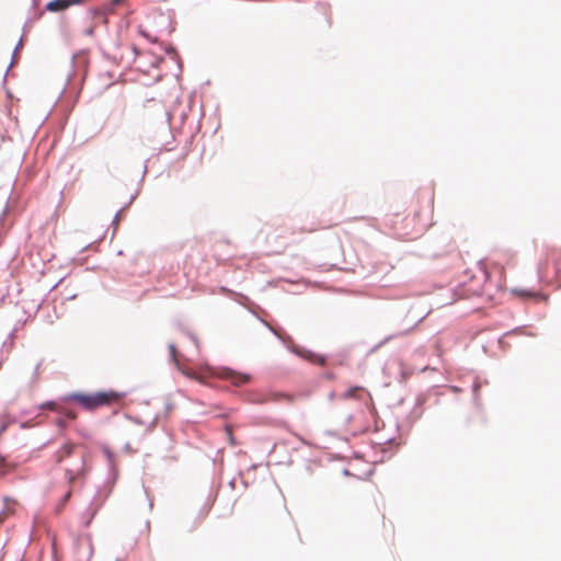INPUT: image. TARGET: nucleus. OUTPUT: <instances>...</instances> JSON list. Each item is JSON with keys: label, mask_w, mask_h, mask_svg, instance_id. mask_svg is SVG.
Instances as JSON below:
<instances>
[{"label": "nucleus", "mask_w": 561, "mask_h": 561, "mask_svg": "<svg viewBox=\"0 0 561 561\" xmlns=\"http://www.w3.org/2000/svg\"><path fill=\"white\" fill-rule=\"evenodd\" d=\"M57 463L65 462V474L69 483H73L85 471V455L81 448L72 443L64 444L55 454Z\"/></svg>", "instance_id": "f257e3e1"}, {"label": "nucleus", "mask_w": 561, "mask_h": 561, "mask_svg": "<svg viewBox=\"0 0 561 561\" xmlns=\"http://www.w3.org/2000/svg\"><path fill=\"white\" fill-rule=\"evenodd\" d=\"M125 393L115 390L99 391L93 393L76 392L67 396L65 402H76L87 411H95L102 407H112L118 404L124 399Z\"/></svg>", "instance_id": "f03ea898"}, {"label": "nucleus", "mask_w": 561, "mask_h": 561, "mask_svg": "<svg viewBox=\"0 0 561 561\" xmlns=\"http://www.w3.org/2000/svg\"><path fill=\"white\" fill-rule=\"evenodd\" d=\"M496 259L491 262L489 270L482 272V276L488 279L493 272H497L499 279L495 284L485 283L480 288H471L472 294L476 296H491L492 288H502L505 282V270L502 265L503 262L511 264L514 261V255L510 252L500 251L495 254Z\"/></svg>", "instance_id": "7ed1b4c3"}, {"label": "nucleus", "mask_w": 561, "mask_h": 561, "mask_svg": "<svg viewBox=\"0 0 561 561\" xmlns=\"http://www.w3.org/2000/svg\"><path fill=\"white\" fill-rule=\"evenodd\" d=\"M540 278L547 283L558 282L561 284V249H551L546 260L539 266Z\"/></svg>", "instance_id": "20e7f679"}, {"label": "nucleus", "mask_w": 561, "mask_h": 561, "mask_svg": "<svg viewBox=\"0 0 561 561\" xmlns=\"http://www.w3.org/2000/svg\"><path fill=\"white\" fill-rule=\"evenodd\" d=\"M267 243L270 245L271 252L274 254H283L287 249L286 242V230L276 228L268 237Z\"/></svg>", "instance_id": "39448f33"}, {"label": "nucleus", "mask_w": 561, "mask_h": 561, "mask_svg": "<svg viewBox=\"0 0 561 561\" xmlns=\"http://www.w3.org/2000/svg\"><path fill=\"white\" fill-rule=\"evenodd\" d=\"M221 379L230 381L233 386L245 385L251 380V377L247 374L233 371L231 369H222L219 375Z\"/></svg>", "instance_id": "423d86ee"}, {"label": "nucleus", "mask_w": 561, "mask_h": 561, "mask_svg": "<svg viewBox=\"0 0 561 561\" xmlns=\"http://www.w3.org/2000/svg\"><path fill=\"white\" fill-rule=\"evenodd\" d=\"M367 396L370 398V393L360 386H354L347 389L345 392L340 394L341 400H363Z\"/></svg>", "instance_id": "0eeeda50"}, {"label": "nucleus", "mask_w": 561, "mask_h": 561, "mask_svg": "<svg viewBox=\"0 0 561 561\" xmlns=\"http://www.w3.org/2000/svg\"><path fill=\"white\" fill-rule=\"evenodd\" d=\"M81 2L82 0H51L46 4V9L50 12H59Z\"/></svg>", "instance_id": "6e6552de"}, {"label": "nucleus", "mask_w": 561, "mask_h": 561, "mask_svg": "<svg viewBox=\"0 0 561 561\" xmlns=\"http://www.w3.org/2000/svg\"><path fill=\"white\" fill-rule=\"evenodd\" d=\"M14 505H15V501H10V500L5 499V508H4V512L2 514L5 515V516L13 514V512H14L13 506Z\"/></svg>", "instance_id": "1a4fd4ad"}, {"label": "nucleus", "mask_w": 561, "mask_h": 561, "mask_svg": "<svg viewBox=\"0 0 561 561\" xmlns=\"http://www.w3.org/2000/svg\"><path fill=\"white\" fill-rule=\"evenodd\" d=\"M59 414L65 415L68 420H75L77 417V413L73 410L66 409L61 405V412Z\"/></svg>", "instance_id": "9d476101"}, {"label": "nucleus", "mask_w": 561, "mask_h": 561, "mask_svg": "<svg viewBox=\"0 0 561 561\" xmlns=\"http://www.w3.org/2000/svg\"><path fill=\"white\" fill-rule=\"evenodd\" d=\"M186 377L191 378V379H194V380H197L199 382H203V379L199 375H197L196 373H194L193 370H186V369H182L181 370Z\"/></svg>", "instance_id": "9b49d317"}, {"label": "nucleus", "mask_w": 561, "mask_h": 561, "mask_svg": "<svg viewBox=\"0 0 561 561\" xmlns=\"http://www.w3.org/2000/svg\"><path fill=\"white\" fill-rule=\"evenodd\" d=\"M225 431H226V434H227V437H228V440H229L230 445L231 446H236L237 443H236L233 434H232V427L230 425H227L225 427Z\"/></svg>", "instance_id": "f8f14e48"}, {"label": "nucleus", "mask_w": 561, "mask_h": 561, "mask_svg": "<svg viewBox=\"0 0 561 561\" xmlns=\"http://www.w3.org/2000/svg\"><path fill=\"white\" fill-rule=\"evenodd\" d=\"M169 351L172 356V359L178 363V351L174 344H169Z\"/></svg>", "instance_id": "ddd939ff"}, {"label": "nucleus", "mask_w": 561, "mask_h": 561, "mask_svg": "<svg viewBox=\"0 0 561 561\" xmlns=\"http://www.w3.org/2000/svg\"><path fill=\"white\" fill-rule=\"evenodd\" d=\"M46 408L50 409V410H54L56 411L57 413L58 412H61V405L55 403V402H48L45 404Z\"/></svg>", "instance_id": "4468645a"}, {"label": "nucleus", "mask_w": 561, "mask_h": 561, "mask_svg": "<svg viewBox=\"0 0 561 561\" xmlns=\"http://www.w3.org/2000/svg\"><path fill=\"white\" fill-rule=\"evenodd\" d=\"M523 295L534 296V297H537V298H539L541 300H545V301L548 299L547 296L541 295V294L523 293Z\"/></svg>", "instance_id": "2eb2a0df"}, {"label": "nucleus", "mask_w": 561, "mask_h": 561, "mask_svg": "<svg viewBox=\"0 0 561 561\" xmlns=\"http://www.w3.org/2000/svg\"><path fill=\"white\" fill-rule=\"evenodd\" d=\"M125 1L126 0H112V4H113V7H116V5L124 3Z\"/></svg>", "instance_id": "dca6fc26"}, {"label": "nucleus", "mask_w": 561, "mask_h": 561, "mask_svg": "<svg viewBox=\"0 0 561 561\" xmlns=\"http://www.w3.org/2000/svg\"><path fill=\"white\" fill-rule=\"evenodd\" d=\"M299 231L300 232H313V231H316V229H313V228H308V229L307 228H300Z\"/></svg>", "instance_id": "f3484780"}, {"label": "nucleus", "mask_w": 561, "mask_h": 561, "mask_svg": "<svg viewBox=\"0 0 561 561\" xmlns=\"http://www.w3.org/2000/svg\"><path fill=\"white\" fill-rule=\"evenodd\" d=\"M71 496V491H68L65 495V500H68Z\"/></svg>", "instance_id": "a211bd4d"}, {"label": "nucleus", "mask_w": 561, "mask_h": 561, "mask_svg": "<svg viewBox=\"0 0 561 561\" xmlns=\"http://www.w3.org/2000/svg\"><path fill=\"white\" fill-rule=\"evenodd\" d=\"M58 424H59L60 426H65V423H64V421H62V420H59V421H58Z\"/></svg>", "instance_id": "6ab92c4d"}]
</instances>
